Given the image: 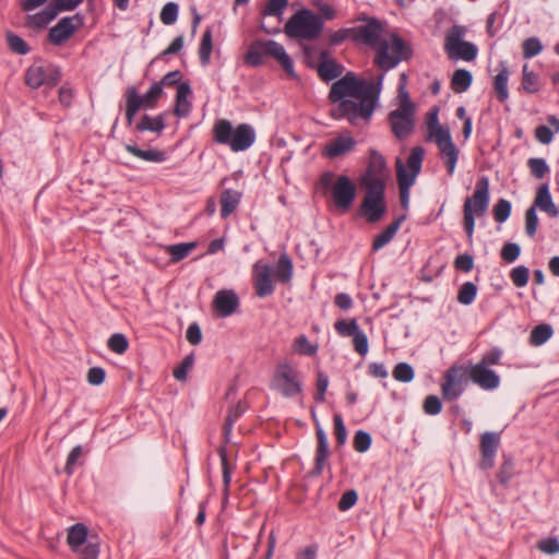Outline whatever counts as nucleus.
<instances>
[{
  "instance_id": "f257e3e1",
  "label": "nucleus",
  "mask_w": 559,
  "mask_h": 559,
  "mask_svg": "<svg viewBox=\"0 0 559 559\" xmlns=\"http://www.w3.org/2000/svg\"><path fill=\"white\" fill-rule=\"evenodd\" d=\"M382 79L383 75H380L379 81L374 83L358 80L353 72H348L335 81L330 90L329 98L333 103L338 102L337 117L347 119L354 124L358 120L368 121L378 104Z\"/></svg>"
},
{
  "instance_id": "f03ea898",
  "label": "nucleus",
  "mask_w": 559,
  "mask_h": 559,
  "mask_svg": "<svg viewBox=\"0 0 559 559\" xmlns=\"http://www.w3.org/2000/svg\"><path fill=\"white\" fill-rule=\"evenodd\" d=\"M213 139L216 143L228 145L233 152L248 150L255 141L257 133L249 123H240L236 128L226 119H219L213 127Z\"/></svg>"
},
{
  "instance_id": "7ed1b4c3",
  "label": "nucleus",
  "mask_w": 559,
  "mask_h": 559,
  "mask_svg": "<svg viewBox=\"0 0 559 559\" xmlns=\"http://www.w3.org/2000/svg\"><path fill=\"white\" fill-rule=\"evenodd\" d=\"M267 57H273L277 60L289 78H297L292 58L284 47L274 40H254L245 55V63L257 68L264 64Z\"/></svg>"
},
{
  "instance_id": "20e7f679",
  "label": "nucleus",
  "mask_w": 559,
  "mask_h": 559,
  "mask_svg": "<svg viewBox=\"0 0 559 559\" xmlns=\"http://www.w3.org/2000/svg\"><path fill=\"white\" fill-rule=\"evenodd\" d=\"M427 129V140L435 141L441 158L445 162L448 174L453 175L459 159V150L452 141L449 128L439 124L438 108L436 107L428 112Z\"/></svg>"
},
{
  "instance_id": "39448f33",
  "label": "nucleus",
  "mask_w": 559,
  "mask_h": 559,
  "mask_svg": "<svg viewBox=\"0 0 559 559\" xmlns=\"http://www.w3.org/2000/svg\"><path fill=\"white\" fill-rule=\"evenodd\" d=\"M489 200V179L483 176L477 180L473 195L466 198L463 205L464 229L469 240L473 239L474 235L475 217H481L486 214Z\"/></svg>"
},
{
  "instance_id": "423d86ee",
  "label": "nucleus",
  "mask_w": 559,
  "mask_h": 559,
  "mask_svg": "<svg viewBox=\"0 0 559 559\" xmlns=\"http://www.w3.org/2000/svg\"><path fill=\"white\" fill-rule=\"evenodd\" d=\"M399 100V108L389 114L388 120L393 134L399 140H404L411 135L415 127V105L404 86H400Z\"/></svg>"
},
{
  "instance_id": "0eeeda50",
  "label": "nucleus",
  "mask_w": 559,
  "mask_h": 559,
  "mask_svg": "<svg viewBox=\"0 0 559 559\" xmlns=\"http://www.w3.org/2000/svg\"><path fill=\"white\" fill-rule=\"evenodd\" d=\"M67 543L80 559H98L99 537L97 534H90L84 523H75L68 528Z\"/></svg>"
},
{
  "instance_id": "6e6552de",
  "label": "nucleus",
  "mask_w": 559,
  "mask_h": 559,
  "mask_svg": "<svg viewBox=\"0 0 559 559\" xmlns=\"http://www.w3.org/2000/svg\"><path fill=\"white\" fill-rule=\"evenodd\" d=\"M360 185L366 189L360 211L369 223H376L382 218L386 211L384 201L385 182L367 178L360 180Z\"/></svg>"
},
{
  "instance_id": "1a4fd4ad",
  "label": "nucleus",
  "mask_w": 559,
  "mask_h": 559,
  "mask_svg": "<svg viewBox=\"0 0 559 559\" xmlns=\"http://www.w3.org/2000/svg\"><path fill=\"white\" fill-rule=\"evenodd\" d=\"M390 41L391 44L386 40L381 41L374 59L377 66L384 71L395 68L403 60H408L413 53L411 46L397 34H392Z\"/></svg>"
},
{
  "instance_id": "9d476101",
  "label": "nucleus",
  "mask_w": 559,
  "mask_h": 559,
  "mask_svg": "<svg viewBox=\"0 0 559 559\" xmlns=\"http://www.w3.org/2000/svg\"><path fill=\"white\" fill-rule=\"evenodd\" d=\"M467 27L455 24L451 26L444 36V51L452 60L473 61L477 57V47L469 41H465Z\"/></svg>"
},
{
  "instance_id": "9b49d317",
  "label": "nucleus",
  "mask_w": 559,
  "mask_h": 559,
  "mask_svg": "<svg viewBox=\"0 0 559 559\" xmlns=\"http://www.w3.org/2000/svg\"><path fill=\"white\" fill-rule=\"evenodd\" d=\"M247 406L239 402L236 405L231 406L228 409V413L226 415L224 425H223V441L224 444L219 445L217 449V453L221 459L222 463V473H223V486H224V492L227 495L229 491V486L231 483V474L234 471V466L228 461L227 456V449L225 444L230 442V436L233 431V427L235 423L242 416V414L246 412Z\"/></svg>"
},
{
  "instance_id": "f8f14e48",
  "label": "nucleus",
  "mask_w": 559,
  "mask_h": 559,
  "mask_svg": "<svg viewBox=\"0 0 559 559\" xmlns=\"http://www.w3.org/2000/svg\"><path fill=\"white\" fill-rule=\"evenodd\" d=\"M271 388L286 397L296 396L301 392L299 372L287 362H280L273 374Z\"/></svg>"
},
{
  "instance_id": "ddd939ff",
  "label": "nucleus",
  "mask_w": 559,
  "mask_h": 559,
  "mask_svg": "<svg viewBox=\"0 0 559 559\" xmlns=\"http://www.w3.org/2000/svg\"><path fill=\"white\" fill-rule=\"evenodd\" d=\"M289 38L314 39V11L302 8L294 13L284 26Z\"/></svg>"
},
{
  "instance_id": "4468645a",
  "label": "nucleus",
  "mask_w": 559,
  "mask_h": 559,
  "mask_svg": "<svg viewBox=\"0 0 559 559\" xmlns=\"http://www.w3.org/2000/svg\"><path fill=\"white\" fill-rule=\"evenodd\" d=\"M61 78L60 67L53 63L47 66L34 63L25 72V84L33 90L43 85L55 87L59 84Z\"/></svg>"
},
{
  "instance_id": "2eb2a0df",
  "label": "nucleus",
  "mask_w": 559,
  "mask_h": 559,
  "mask_svg": "<svg viewBox=\"0 0 559 559\" xmlns=\"http://www.w3.org/2000/svg\"><path fill=\"white\" fill-rule=\"evenodd\" d=\"M466 377L467 369L462 366H452L445 371L441 383L444 400L452 402L464 392Z\"/></svg>"
},
{
  "instance_id": "dca6fc26",
  "label": "nucleus",
  "mask_w": 559,
  "mask_h": 559,
  "mask_svg": "<svg viewBox=\"0 0 559 559\" xmlns=\"http://www.w3.org/2000/svg\"><path fill=\"white\" fill-rule=\"evenodd\" d=\"M356 195V186L345 175L338 176L332 187V198L337 210L347 212Z\"/></svg>"
},
{
  "instance_id": "f3484780",
  "label": "nucleus",
  "mask_w": 559,
  "mask_h": 559,
  "mask_svg": "<svg viewBox=\"0 0 559 559\" xmlns=\"http://www.w3.org/2000/svg\"><path fill=\"white\" fill-rule=\"evenodd\" d=\"M83 24V16L75 14L73 16H64L49 29L48 40L55 46L63 45L75 31Z\"/></svg>"
},
{
  "instance_id": "a211bd4d",
  "label": "nucleus",
  "mask_w": 559,
  "mask_h": 559,
  "mask_svg": "<svg viewBox=\"0 0 559 559\" xmlns=\"http://www.w3.org/2000/svg\"><path fill=\"white\" fill-rule=\"evenodd\" d=\"M350 31L355 43H362L370 47L381 44L382 25L377 19L370 17L365 25L350 27Z\"/></svg>"
},
{
  "instance_id": "6ab92c4d",
  "label": "nucleus",
  "mask_w": 559,
  "mask_h": 559,
  "mask_svg": "<svg viewBox=\"0 0 559 559\" xmlns=\"http://www.w3.org/2000/svg\"><path fill=\"white\" fill-rule=\"evenodd\" d=\"M500 444V433L486 431L480 436V461L481 469H490L495 465V457Z\"/></svg>"
},
{
  "instance_id": "aec40b11",
  "label": "nucleus",
  "mask_w": 559,
  "mask_h": 559,
  "mask_svg": "<svg viewBox=\"0 0 559 559\" xmlns=\"http://www.w3.org/2000/svg\"><path fill=\"white\" fill-rule=\"evenodd\" d=\"M252 273L257 296L264 298L272 295L274 293V285L271 280V266L262 261H258L253 264Z\"/></svg>"
},
{
  "instance_id": "412c9836",
  "label": "nucleus",
  "mask_w": 559,
  "mask_h": 559,
  "mask_svg": "<svg viewBox=\"0 0 559 559\" xmlns=\"http://www.w3.org/2000/svg\"><path fill=\"white\" fill-rule=\"evenodd\" d=\"M467 376L473 383L487 391L495 390L500 384V377L484 364L474 365Z\"/></svg>"
},
{
  "instance_id": "4be33fe9",
  "label": "nucleus",
  "mask_w": 559,
  "mask_h": 559,
  "mask_svg": "<svg viewBox=\"0 0 559 559\" xmlns=\"http://www.w3.org/2000/svg\"><path fill=\"white\" fill-rule=\"evenodd\" d=\"M212 306L218 317L226 318L236 312L239 307V297L233 289H221L216 292Z\"/></svg>"
},
{
  "instance_id": "5701e85b",
  "label": "nucleus",
  "mask_w": 559,
  "mask_h": 559,
  "mask_svg": "<svg viewBox=\"0 0 559 559\" xmlns=\"http://www.w3.org/2000/svg\"><path fill=\"white\" fill-rule=\"evenodd\" d=\"M343 72V64L330 57L326 50L320 51L317 60V74L321 80L325 82L334 81L341 78Z\"/></svg>"
},
{
  "instance_id": "b1692460",
  "label": "nucleus",
  "mask_w": 559,
  "mask_h": 559,
  "mask_svg": "<svg viewBox=\"0 0 559 559\" xmlns=\"http://www.w3.org/2000/svg\"><path fill=\"white\" fill-rule=\"evenodd\" d=\"M425 150L421 146H415L411 155L408 156L406 160V165L408 168V171L405 169L404 165L399 160L397 167H396V176L400 178V175H404L406 180H412V182L415 181V178L419 174L421 169V163L424 159Z\"/></svg>"
},
{
  "instance_id": "393cba45",
  "label": "nucleus",
  "mask_w": 559,
  "mask_h": 559,
  "mask_svg": "<svg viewBox=\"0 0 559 559\" xmlns=\"http://www.w3.org/2000/svg\"><path fill=\"white\" fill-rule=\"evenodd\" d=\"M126 92L132 99H135L142 109H153L156 107L164 90L157 82H154L144 95H140L135 86H129Z\"/></svg>"
},
{
  "instance_id": "a878e982",
  "label": "nucleus",
  "mask_w": 559,
  "mask_h": 559,
  "mask_svg": "<svg viewBox=\"0 0 559 559\" xmlns=\"http://www.w3.org/2000/svg\"><path fill=\"white\" fill-rule=\"evenodd\" d=\"M356 145L352 136H337L331 140L322 150V154L329 158H336L350 152Z\"/></svg>"
},
{
  "instance_id": "bb28decb",
  "label": "nucleus",
  "mask_w": 559,
  "mask_h": 559,
  "mask_svg": "<svg viewBox=\"0 0 559 559\" xmlns=\"http://www.w3.org/2000/svg\"><path fill=\"white\" fill-rule=\"evenodd\" d=\"M532 206L538 207L550 217L559 216V207L554 203L548 183H542L538 189Z\"/></svg>"
},
{
  "instance_id": "cd10ccee",
  "label": "nucleus",
  "mask_w": 559,
  "mask_h": 559,
  "mask_svg": "<svg viewBox=\"0 0 559 559\" xmlns=\"http://www.w3.org/2000/svg\"><path fill=\"white\" fill-rule=\"evenodd\" d=\"M192 94V90L190 83L188 81L178 85V91L176 93L175 99V108L174 114L178 118L187 117L192 108L191 102L188 100V97Z\"/></svg>"
},
{
  "instance_id": "c85d7f7f",
  "label": "nucleus",
  "mask_w": 559,
  "mask_h": 559,
  "mask_svg": "<svg viewBox=\"0 0 559 559\" xmlns=\"http://www.w3.org/2000/svg\"><path fill=\"white\" fill-rule=\"evenodd\" d=\"M385 170L386 164L383 156L376 151H371L367 171L361 176L360 180L368 178L370 180H380L381 182H384Z\"/></svg>"
},
{
  "instance_id": "c756f323",
  "label": "nucleus",
  "mask_w": 559,
  "mask_h": 559,
  "mask_svg": "<svg viewBox=\"0 0 559 559\" xmlns=\"http://www.w3.org/2000/svg\"><path fill=\"white\" fill-rule=\"evenodd\" d=\"M71 11L59 0H52L44 10L34 15V23L38 27H45L55 20L59 12Z\"/></svg>"
},
{
  "instance_id": "7c9ffc66",
  "label": "nucleus",
  "mask_w": 559,
  "mask_h": 559,
  "mask_svg": "<svg viewBox=\"0 0 559 559\" xmlns=\"http://www.w3.org/2000/svg\"><path fill=\"white\" fill-rule=\"evenodd\" d=\"M124 148L131 155L146 162L163 163L167 158L166 152L158 148L143 150L136 144H127Z\"/></svg>"
},
{
  "instance_id": "2f4dec72",
  "label": "nucleus",
  "mask_w": 559,
  "mask_h": 559,
  "mask_svg": "<svg viewBox=\"0 0 559 559\" xmlns=\"http://www.w3.org/2000/svg\"><path fill=\"white\" fill-rule=\"evenodd\" d=\"M241 201V193L236 190L225 189L221 193V216L227 218L235 212Z\"/></svg>"
},
{
  "instance_id": "473e14b6",
  "label": "nucleus",
  "mask_w": 559,
  "mask_h": 559,
  "mask_svg": "<svg viewBox=\"0 0 559 559\" xmlns=\"http://www.w3.org/2000/svg\"><path fill=\"white\" fill-rule=\"evenodd\" d=\"M404 219V215L395 218L382 233L374 236L372 241V249L378 251L386 246L394 238Z\"/></svg>"
},
{
  "instance_id": "72a5a7b5",
  "label": "nucleus",
  "mask_w": 559,
  "mask_h": 559,
  "mask_svg": "<svg viewBox=\"0 0 559 559\" xmlns=\"http://www.w3.org/2000/svg\"><path fill=\"white\" fill-rule=\"evenodd\" d=\"M166 127L165 123V115L159 114L156 117H151L148 115H143L139 122L135 124V130L138 132H155L160 133Z\"/></svg>"
},
{
  "instance_id": "f704fd0d",
  "label": "nucleus",
  "mask_w": 559,
  "mask_h": 559,
  "mask_svg": "<svg viewBox=\"0 0 559 559\" xmlns=\"http://www.w3.org/2000/svg\"><path fill=\"white\" fill-rule=\"evenodd\" d=\"M509 69L504 62H500V71L493 79V90L497 94L498 99L503 103L509 98L508 82H509Z\"/></svg>"
},
{
  "instance_id": "c9c22d12",
  "label": "nucleus",
  "mask_w": 559,
  "mask_h": 559,
  "mask_svg": "<svg viewBox=\"0 0 559 559\" xmlns=\"http://www.w3.org/2000/svg\"><path fill=\"white\" fill-rule=\"evenodd\" d=\"M274 275L276 280L283 284L290 281L293 275V262L287 254L283 253L280 255Z\"/></svg>"
},
{
  "instance_id": "e433bc0d",
  "label": "nucleus",
  "mask_w": 559,
  "mask_h": 559,
  "mask_svg": "<svg viewBox=\"0 0 559 559\" xmlns=\"http://www.w3.org/2000/svg\"><path fill=\"white\" fill-rule=\"evenodd\" d=\"M473 81L472 73L465 69L454 71L451 79V87L455 93H463L468 90Z\"/></svg>"
},
{
  "instance_id": "4c0bfd02",
  "label": "nucleus",
  "mask_w": 559,
  "mask_h": 559,
  "mask_svg": "<svg viewBox=\"0 0 559 559\" xmlns=\"http://www.w3.org/2000/svg\"><path fill=\"white\" fill-rule=\"evenodd\" d=\"M197 248V242H180L167 247V252L170 254V261L177 263L188 257L193 249Z\"/></svg>"
},
{
  "instance_id": "58836bf2",
  "label": "nucleus",
  "mask_w": 559,
  "mask_h": 559,
  "mask_svg": "<svg viewBox=\"0 0 559 559\" xmlns=\"http://www.w3.org/2000/svg\"><path fill=\"white\" fill-rule=\"evenodd\" d=\"M213 50L212 28L207 27L201 38L199 47V58L202 66H206L210 62L211 53Z\"/></svg>"
},
{
  "instance_id": "ea45409f",
  "label": "nucleus",
  "mask_w": 559,
  "mask_h": 559,
  "mask_svg": "<svg viewBox=\"0 0 559 559\" xmlns=\"http://www.w3.org/2000/svg\"><path fill=\"white\" fill-rule=\"evenodd\" d=\"M317 439H318V449H317V475L322 471V464L326 460L329 455V444L328 439L324 431L320 428H317Z\"/></svg>"
},
{
  "instance_id": "a19ab883",
  "label": "nucleus",
  "mask_w": 559,
  "mask_h": 559,
  "mask_svg": "<svg viewBox=\"0 0 559 559\" xmlns=\"http://www.w3.org/2000/svg\"><path fill=\"white\" fill-rule=\"evenodd\" d=\"M349 36L352 37L350 28H341L338 31L328 29L321 37V44L337 46L344 43Z\"/></svg>"
},
{
  "instance_id": "79ce46f5",
  "label": "nucleus",
  "mask_w": 559,
  "mask_h": 559,
  "mask_svg": "<svg viewBox=\"0 0 559 559\" xmlns=\"http://www.w3.org/2000/svg\"><path fill=\"white\" fill-rule=\"evenodd\" d=\"M522 87L528 94L537 93L540 90L538 74L530 71L527 64L523 67Z\"/></svg>"
},
{
  "instance_id": "37998d69",
  "label": "nucleus",
  "mask_w": 559,
  "mask_h": 559,
  "mask_svg": "<svg viewBox=\"0 0 559 559\" xmlns=\"http://www.w3.org/2000/svg\"><path fill=\"white\" fill-rule=\"evenodd\" d=\"M554 331L549 324H539L535 326L530 335V343L534 346H540L552 335Z\"/></svg>"
},
{
  "instance_id": "c03bdc74",
  "label": "nucleus",
  "mask_w": 559,
  "mask_h": 559,
  "mask_svg": "<svg viewBox=\"0 0 559 559\" xmlns=\"http://www.w3.org/2000/svg\"><path fill=\"white\" fill-rule=\"evenodd\" d=\"M5 38L8 47L12 52L24 56L31 51V47L21 36L7 32Z\"/></svg>"
},
{
  "instance_id": "a18cd8bd",
  "label": "nucleus",
  "mask_w": 559,
  "mask_h": 559,
  "mask_svg": "<svg viewBox=\"0 0 559 559\" xmlns=\"http://www.w3.org/2000/svg\"><path fill=\"white\" fill-rule=\"evenodd\" d=\"M335 331L343 337L354 336L359 331V325L356 319L337 320L334 324Z\"/></svg>"
},
{
  "instance_id": "49530a36",
  "label": "nucleus",
  "mask_w": 559,
  "mask_h": 559,
  "mask_svg": "<svg viewBox=\"0 0 559 559\" xmlns=\"http://www.w3.org/2000/svg\"><path fill=\"white\" fill-rule=\"evenodd\" d=\"M107 346L111 352L122 355L129 348V341L124 334L115 333L108 338Z\"/></svg>"
},
{
  "instance_id": "de8ad7c7",
  "label": "nucleus",
  "mask_w": 559,
  "mask_h": 559,
  "mask_svg": "<svg viewBox=\"0 0 559 559\" xmlns=\"http://www.w3.org/2000/svg\"><path fill=\"white\" fill-rule=\"evenodd\" d=\"M292 349L295 354L313 356L314 355V345L310 343L306 335H299L293 342Z\"/></svg>"
},
{
  "instance_id": "09e8293b",
  "label": "nucleus",
  "mask_w": 559,
  "mask_h": 559,
  "mask_svg": "<svg viewBox=\"0 0 559 559\" xmlns=\"http://www.w3.org/2000/svg\"><path fill=\"white\" fill-rule=\"evenodd\" d=\"M179 13V5L176 2H167L160 11L159 17L163 24L173 25L177 19Z\"/></svg>"
},
{
  "instance_id": "8fccbe9b",
  "label": "nucleus",
  "mask_w": 559,
  "mask_h": 559,
  "mask_svg": "<svg viewBox=\"0 0 559 559\" xmlns=\"http://www.w3.org/2000/svg\"><path fill=\"white\" fill-rule=\"evenodd\" d=\"M477 294V287L472 282L464 283L457 294V301L462 305H471Z\"/></svg>"
},
{
  "instance_id": "3c124183",
  "label": "nucleus",
  "mask_w": 559,
  "mask_h": 559,
  "mask_svg": "<svg viewBox=\"0 0 559 559\" xmlns=\"http://www.w3.org/2000/svg\"><path fill=\"white\" fill-rule=\"evenodd\" d=\"M289 0H267L263 10V15L281 16L288 7Z\"/></svg>"
},
{
  "instance_id": "603ef678",
  "label": "nucleus",
  "mask_w": 559,
  "mask_h": 559,
  "mask_svg": "<svg viewBox=\"0 0 559 559\" xmlns=\"http://www.w3.org/2000/svg\"><path fill=\"white\" fill-rule=\"evenodd\" d=\"M527 166L531 174L537 179H543L549 173V167L544 158L532 157L528 159Z\"/></svg>"
},
{
  "instance_id": "864d4df0",
  "label": "nucleus",
  "mask_w": 559,
  "mask_h": 559,
  "mask_svg": "<svg viewBox=\"0 0 559 559\" xmlns=\"http://www.w3.org/2000/svg\"><path fill=\"white\" fill-rule=\"evenodd\" d=\"M393 377L400 382H411L414 379V369L407 362H400L393 369Z\"/></svg>"
},
{
  "instance_id": "5fc2aeb1",
  "label": "nucleus",
  "mask_w": 559,
  "mask_h": 559,
  "mask_svg": "<svg viewBox=\"0 0 559 559\" xmlns=\"http://www.w3.org/2000/svg\"><path fill=\"white\" fill-rule=\"evenodd\" d=\"M193 364H194V355L191 353V354L187 355L182 359L180 365L174 369V371H173L174 378L178 381H186L188 371L192 368Z\"/></svg>"
},
{
  "instance_id": "6e6d98bb",
  "label": "nucleus",
  "mask_w": 559,
  "mask_h": 559,
  "mask_svg": "<svg viewBox=\"0 0 559 559\" xmlns=\"http://www.w3.org/2000/svg\"><path fill=\"white\" fill-rule=\"evenodd\" d=\"M511 214V203L500 199L493 206V217L498 223L506 222Z\"/></svg>"
},
{
  "instance_id": "4d7b16f0",
  "label": "nucleus",
  "mask_w": 559,
  "mask_h": 559,
  "mask_svg": "<svg viewBox=\"0 0 559 559\" xmlns=\"http://www.w3.org/2000/svg\"><path fill=\"white\" fill-rule=\"evenodd\" d=\"M510 277L516 287L526 286L528 283V278H530L528 267H526L524 265H519V266L512 269V271L510 273Z\"/></svg>"
},
{
  "instance_id": "13d9d810",
  "label": "nucleus",
  "mask_w": 559,
  "mask_h": 559,
  "mask_svg": "<svg viewBox=\"0 0 559 559\" xmlns=\"http://www.w3.org/2000/svg\"><path fill=\"white\" fill-rule=\"evenodd\" d=\"M126 123L128 127L133 124L134 118L136 114L142 109L135 99H132L130 95L126 92Z\"/></svg>"
},
{
  "instance_id": "bf43d9fd",
  "label": "nucleus",
  "mask_w": 559,
  "mask_h": 559,
  "mask_svg": "<svg viewBox=\"0 0 559 559\" xmlns=\"http://www.w3.org/2000/svg\"><path fill=\"white\" fill-rule=\"evenodd\" d=\"M543 49V46L538 38L530 37L523 43V56L526 59L537 56Z\"/></svg>"
},
{
  "instance_id": "052dcab7",
  "label": "nucleus",
  "mask_w": 559,
  "mask_h": 559,
  "mask_svg": "<svg viewBox=\"0 0 559 559\" xmlns=\"http://www.w3.org/2000/svg\"><path fill=\"white\" fill-rule=\"evenodd\" d=\"M370 445H371L370 433H368L364 430H358L354 437V449L357 452L364 453L370 448Z\"/></svg>"
},
{
  "instance_id": "680f3d73",
  "label": "nucleus",
  "mask_w": 559,
  "mask_h": 559,
  "mask_svg": "<svg viewBox=\"0 0 559 559\" xmlns=\"http://www.w3.org/2000/svg\"><path fill=\"white\" fill-rule=\"evenodd\" d=\"M537 226H538L537 213H536L535 206H531L527 209V211L525 213L526 234L530 237H534L536 235Z\"/></svg>"
},
{
  "instance_id": "e2e57ef3",
  "label": "nucleus",
  "mask_w": 559,
  "mask_h": 559,
  "mask_svg": "<svg viewBox=\"0 0 559 559\" xmlns=\"http://www.w3.org/2000/svg\"><path fill=\"white\" fill-rule=\"evenodd\" d=\"M183 74L180 70H174V71H170L168 73H166L160 81H158L157 83L159 84V86L163 88L164 86L166 87H173V86H176V88L178 90V85L183 83L181 81Z\"/></svg>"
},
{
  "instance_id": "0e129e2a",
  "label": "nucleus",
  "mask_w": 559,
  "mask_h": 559,
  "mask_svg": "<svg viewBox=\"0 0 559 559\" xmlns=\"http://www.w3.org/2000/svg\"><path fill=\"white\" fill-rule=\"evenodd\" d=\"M513 467H514V463H513L512 459L504 457V460L500 466L499 473L497 475L499 483L501 485H507L510 481V479L512 477Z\"/></svg>"
},
{
  "instance_id": "69168bd1",
  "label": "nucleus",
  "mask_w": 559,
  "mask_h": 559,
  "mask_svg": "<svg viewBox=\"0 0 559 559\" xmlns=\"http://www.w3.org/2000/svg\"><path fill=\"white\" fill-rule=\"evenodd\" d=\"M442 409V403L437 395H428L424 401V412L428 415H438Z\"/></svg>"
},
{
  "instance_id": "338daca9",
  "label": "nucleus",
  "mask_w": 559,
  "mask_h": 559,
  "mask_svg": "<svg viewBox=\"0 0 559 559\" xmlns=\"http://www.w3.org/2000/svg\"><path fill=\"white\" fill-rule=\"evenodd\" d=\"M537 548L547 555L559 554V540L556 537L542 539L538 542Z\"/></svg>"
},
{
  "instance_id": "774afa93",
  "label": "nucleus",
  "mask_w": 559,
  "mask_h": 559,
  "mask_svg": "<svg viewBox=\"0 0 559 559\" xmlns=\"http://www.w3.org/2000/svg\"><path fill=\"white\" fill-rule=\"evenodd\" d=\"M520 252H521V248L518 243L508 242L502 247L501 258L504 261L511 263L519 258Z\"/></svg>"
}]
</instances>
